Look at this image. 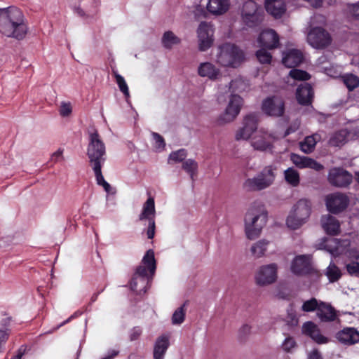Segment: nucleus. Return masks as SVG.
I'll list each match as a JSON object with an SVG mask.
<instances>
[{"mask_svg":"<svg viewBox=\"0 0 359 359\" xmlns=\"http://www.w3.org/2000/svg\"><path fill=\"white\" fill-rule=\"evenodd\" d=\"M87 156L97 184L102 186L107 192H109L111 186L104 180L102 173V166L106 161V147L97 130L88 133Z\"/></svg>","mask_w":359,"mask_h":359,"instance_id":"1","label":"nucleus"},{"mask_svg":"<svg viewBox=\"0 0 359 359\" xmlns=\"http://www.w3.org/2000/svg\"><path fill=\"white\" fill-rule=\"evenodd\" d=\"M28 27L23 13L15 6L0 8V33L6 37L22 40Z\"/></svg>","mask_w":359,"mask_h":359,"instance_id":"2","label":"nucleus"},{"mask_svg":"<svg viewBox=\"0 0 359 359\" xmlns=\"http://www.w3.org/2000/svg\"><path fill=\"white\" fill-rule=\"evenodd\" d=\"M268 220V212L260 202L253 203L244 218L245 233L248 239L255 240L262 233Z\"/></svg>","mask_w":359,"mask_h":359,"instance_id":"3","label":"nucleus"},{"mask_svg":"<svg viewBox=\"0 0 359 359\" xmlns=\"http://www.w3.org/2000/svg\"><path fill=\"white\" fill-rule=\"evenodd\" d=\"M142 265L136 269V271L130 281V288L137 294L145 293L150 281L148 271L153 276L156 271L154 252L149 250L142 260Z\"/></svg>","mask_w":359,"mask_h":359,"instance_id":"4","label":"nucleus"},{"mask_svg":"<svg viewBox=\"0 0 359 359\" xmlns=\"http://www.w3.org/2000/svg\"><path fill=\"white\" fill-rule=\"evenodd\" d=\"M276 167L265 166L253 177L248 178L243 182V189L247 191H259L270 187L276 179Z\"/></svg>","mask_w":359,"mask_h":359,"instance_id":"5","label":"nucleus"},{"mask_svg":"<svg viewBox=\"0 0 359 359\" xmlns=\"http://www.w3.org/2000/svg\"><path fill=\"white\" fill-rule=\"evenodd\" d=\"M312 209V204L307 198L299 199L292 207L286 224L292 229H297L305 224L309 219Z\"/></svg>","mask_w":359,"mask_h":359,"instance_id":"6","label":"nucleus"},{"mask_svg":"<svg viewBox=\"0 0 359 359\" xmlns=\"http://www.w3.org/2000/svg\"><path fill=\"white\" fill-rule=\"evenodd\" d=\"M216 57L221 66L236 68L244 60V53L234 44L227 43L219 47Z\"/></svg>","mask_w":359,"mask_h":359,"instance_id":"7","label":"nucleus"},{"mask_svg":"<svg viewBox=\"0 0 359 359\" xmlns=\"http://www.w3.org/2000/svg\"><path fill=\"white\" fill-rule=\"evenodd\" d=\"M241 19L248 27H257L263 20V11L254 1H248L243 5Z\"/></svg>","mask_w":359,"mask_h":359,"instance_id":"8","label":"nucleus"},{"mask_svg":"<svg viewBox=\"0 0 359 359\" xmlns=\"http://www.w3.org/2000/svg\"><path fill=\"white\" fill-rule=\"evenodd\" d=\"M243 104V98L237 94L232 93L224 111L217 118L218 123L225 124L233 121L240 114Z\"/></svg>","mask_w":359,"mask_h":359,"instance_id":"9","label":"nucleus"},{"mask_svg":"<svg viewBox=\"0 0 359 359\" xmlns=\"http://www.w3.org/2000/svg\"><path fill=\"white\" fill-rule=\"evenodd\" d=\"M278 278V266L272 263L259 267L255 274V283L260 287L271 285Z\"/></svg>","mask_w":359,"mask_h":359,"instance_id":"10","label":"nucleus"},{"mask_svg":"<svg viewBox=\"0 0 359 359\" xmlns=\"http://www.w3.org/2000/svg\"><path fill=\"white\" fill-rule=\"evenodd\" d=\"M259 123V116L255 113H250L243 117L242 125L236 133V140H247L257 130Z\"/></svg>","mask_w":359,"mask_h":359,"instance_id":"11","label":"nucleus"},{"mask_svg":"<svg viewBox=\"0 0 359 359\" xmlns=\"http://www.w3.org/2000/svg\"><path fill=\"white\" fill-rule=\"evenodd\" d=\"M327 181L333 187L345 188L351 184L353 175L343 168L334 167L328 172Z\"/></svg>","mask_w":359,"mask_h":359,"instance_id":"12","label":"nucleus"},{"mask_svg":"<svg viewBox=\"0 0 359 359\" xmlns=\"http://www.w3.org/2000/svg\"><path fill=\"white\" fill-rule=\"evenodd\" d=\"M198 48L201 51L209 49L214 41V29L212 24L206 22L200 23L198 30Z\"/></svg>","mask_w":359,"mask_h":359,"instance_id":"13","label":"nucleus"},{"mask_svg":"<svg viewBox=\"0 0 359 359\" xmlns=\"http://www.w3.org/2000/svg\"><path fill=\"white\" fill-rule=\"evenodd\" d=\"M307 41L313 48L322 49L331 43V37L324 29L317 27L309 32Z\"/></svg>","mask_w":359,"mask_h":359,"instance_id":"14","label":"nucleus"},{"mask_svg":"<svg viewBox=\"0 0 359 359\" xmlns=\"http://www.w3.org/2000/svg\"><path fill=\"white\" fill-rule=\"evenodd\" d=\"M274 139L275 137L271 133H269L263 128H260L257 133L252 137L251 140V145L257 151H270L273 148V142Z\"/></svg>","mask_w":359,"mask_h":359,"instance_id":"15","label":"nucleus"},{"mask_svg":"<svg viewBox=\"0 0 359 359\" xmlns=\"http://www.w3.org/2000/svg\"><path fill=\"white\" fill-rule=\"evenodd\" d=\"M262 109L268 116H281L285 111L284 102L277 96L269 97L263 101Z\"/></svg>","mask_w":359,"mask_h":359,"instance_id":"16","label":"nucleus"},{"mask_svg":"<svg viewBox=\"0 0 359 359\" xmlns=\"http://www.w3.org/2000/svg\"><path fill=\"white\" fill-rule=\"evenodd\" d=\"M349 203V199L346 194L334 193L326 197V206L329 212L337 214L344 210Z\"/></svg>","mask_w":359,"mask_h":359,"instance_id":"17","label":"nucleus"},{"mask_svg":"<svg viewBox=\"0 0 359 359\" xmlns=\"http://www.w3.org/2000/svg\"><path fill=\"white\" fill-rule=\"evenodd\" d=\"M320 322L324 323H339V314L330 303L320 302L319 308L316 313Z\"/></svg>","mask_w":359,"mask_h":359,"instance_id":"18","label":"nucleus"},{"mask_svg":"<svg viewBox=\"0 0 359 359\" xmlns=\"http://www.w3.org/2000/svg\"><path fill=\"white\" fill-rule=\"evenodd\" d=\"M302 331L304 334L309 337L318 344H326L330 342V339L321 333L318 326L313 321L304 323Z\"/></svg>","mask_w":359,"mask_h":359,"instance_id":"19","label":"nucleus"},{"mask_svg":"<svg viewBox=\"0 0 359 359\" xmlns=\"http://www.w3.org/2000/svg\"><path fill=\"white\" fill-rule=\"evenodd\" d=\"M291 271L297 275H304L313 271L311 257L303 255L297 256L291 264Z\"/></svg>","mask_w":359,"mask_h":359,"instance_id":"20","label":"nucleus"},{"mask_svg":"<svg viewBox=\"0 0 359 359\" xmlns=\"http://www.w3.org/2000/svg\"><path fill=\"white\" fill-rule=\"evenodd\" d=\"M290 160L299 168H311L316 171H320L324 168V166L316 160L304 156H300L297 154H291Z\"/></svg>","mask_w":359,"mask_h":359,"instance_id":"21","label":"nucleus"},{"mask_svg":"<svg viewBox=\"0 0 359 359\" xmlns=\"http://www.w3.org/2000/svg\"><path fill=\"white\" fill-rule=\"evenodd\" d=\"M257 42L261 47L273 49L279 44V37L274 30L268 29L260 33Z\"/></svg>","mask_w":359,"mask_h":359,"instance_id":"22","label":"nucleus"},{"mask_svg":"<svg viewBox=\"0 0 359 359\" xmlns=\"http://www.w3.org/2000/svg\"><path fill=\"white\" fill-rule=\"evenodd\" d=\"M349 246L350 241L348 239L330 238L326 242L325 248L333 256L336 257L346 253Z\"/></svg>","mask_w":359,"mask_h":359,"instance_id":"23","label":"nucleus"},{"mask_svg":"<svg viewBox=\"0 0 359 359\" xmlns=\"http://www.w3.org/2000/svg\"><path fill=\"white\" fill-rule=\"evenodd\" d=\"M170 346V338L167 334H162L157 337L154 344V359H164L168 348Z\"/></svg>","mask_w":359,"mask_h":359,"instance_id":"24","label":"nucleus"},{"mask_svg":"<svg viewBox=\"0 0 359 359\" xmlns=\"http://www.w3.org/2000/svg\"><path fill=\"white\" fill-rule=\"evenodd\" d=\"M313 97V88L309 83H304L297 88L296 97L299 104L302 105H309L312 102Z\"/></svg>","mask_w":359,"mask_h":359,"instance_id":"25","label":"nucleus"},{"mask_svg":"<svg viewBox=\"0 0 359 359\" xmlns=\"http://www.w3.org/2000/svg\"><path fill=\"white\" fill-rule=\"evenodd\" d=\"M336 337L344 344L352 345L359 341V332L355 328L347 327L338 332Z\"/></svg>","mask_w":359,"mask_h":359,"instance_id":"26","label":"nucleus"},{"mask_svg":"<svg viewBox=\"0 0 359 359\" xmlns=\"http://www.w3.org/2000/svg\"><path fill=\"white\" fill-rule=\"evenodd\" d=\"M302 53L297 49H291L283 53V64L288 67L293 68L302 63L303 61Z\"/></svg>","mask_w":359,"mask_h":359,"instance_id":"27","label":"nucleus"},{"mask_svg":"<svg viewBox=\"0 0 359 359\" xmlns=\"http://www.w3.org/2000/svg\"><path fill=\"white\" fill-rule=\"evenodd\" d=\"M324 231L329 235H336L339 233L340 224L339 221L330 215H323L320 219Z\"/></svg>","mask_w":359,"mask_h":359,"instance_id":"28","label":"nucleus"},{"mask_svg":"<svg viewBox=\"0 0 359 359\" xmlns=\"http://www.w3.org/2000/svg\"><path fill=\"white\" fill-rule=\"evenodd\" d=\"M266 11L276 18H280L286 11L283 0H266Z\"/></svg>","mask_w":359,"mask_h":359,"instance_id":"29","label":"nucleus"},{"mask_svg":"<svg viewBox=\"0 0 359 359\" xmlns=\"http://www.w3.org/2000/svg\"><path fill=\"white\" fill-rule=\"evenodd\" d=\"M198 73L201 76L208 77L210 80H216L221 75L220 70L208 62H203L199 65Z\"/></svg>","mask_w":359,"mask_h":359,"instance_id":"30","label":"nucleus"},{"mask_svg":"<svg viewBox=\"0 0 359 359\" xmlns=\"http://www.w3.org/2000/svg\"><path fill=\"white\" fill-rule=\"evenodd\" d=\"M229 0H209L207 9L210 13L219 15L226 13L229 8Z\"/></svg>","mask_w":359,"mask_h":359,"instance_id":"31","label":"nucleus"},{"mask_svg":"<svg viewBox=\"0 0 359 359\" xmlns=\"http://www.w3.org/2000/svg\"><path fill=\"white\" fill-rule=\"evenodd\" d=\"M156 209L155 202L153 197H149L146 202L143 204L142 212L139 215L140 221L149 220L155 219Z\"/></svg>","mask_w":359,"mask_h":359,"instance_id":"32","label":"nucleus"},{"mask_svg":"<svg viewBox=\"0 0 359 359\" xmlns=\"http://www.w3.org/2000/svg\"><path fill=\"white\" fill-rule=\"evenodd\" d=\"M320 139L321 137L318 133H314L306 137L303 141L299 142L301 151L307 154L312 153L315 149L317 142H318Z\"/></svg>","mask_w":359,"mask_h":359,"instance_id":"33","label":"nucleus"},{"mask_svg":"<svg viewBox=\"0 0 359 359\" xmlns=\"http://www.w3.org/2000/svg\"><path fill=\"white\" fill-rule=\"evenodd\" d=\"M348 135L346 130H339L332 135L328 143L332 147H341L346 142Z\"/></svg>","mask_w":359,"mask_h":359,"instance_id":"34","label":"nucleus"},{"mask_svg":"<svg viewBox=\"0 0 359 359\" xmlns=\"http://www.w3.org/2000/svg\"><path fill=\"white\" fill-rule=\"evenodd\" d=\"M269 242L265 239L255 243L250 248V252L255 258L263 257L267 250Z\"/></svg>","mask_w":359,"mask_h":359,"instance_id":"35","label":"nucleus"},{"mask_svg":"<svg viewBox=\"0 0 359 359\" xmlns=\"http://www.w3.org/2000/svg\"><path fill=\"white\" fill-rule=\"evenodd\" d=\"M285 179L286 182L292 187H297L299 184V172L292 168H287L285 172Z\"/></svg>","mask_w":359,"mask_h":359,"instance_id":"36","label":"nucleus"},{"mask_svg":"<svg viewBox=\"0 0 359 359\" xmlns=\"http://www.w3.org/2000/svg\"><path fill=\"white\" fill-rule=\"evenodd\" d=\"M320 302V300H318L316 298H311L310 299L304 302L302 306V311L306 313L316 311V313Z\"/></svg>","mask_w":359,"mask_h":359,"instance_id":"37","label":"nucleus"},{"mask_svg":"<svg viewBox=\"0 0 359 359\" xmlns=\"http://www.w3.org/2000/svg\"><path fill=\"white\" fill-rule=\"evenodd\" d=\"M180 42L179 38H177L172 32H165L162 38V43L163 46L167 48H172V46L177 44Z\"/></svg>","mask_w":359,"mask_h":359,"instance_id":"38","label":"nucleus"},{"mask_svg":"<svg viewBox=\"0 0 359 359\" xmlns=\"http://www.w3.org/2000/svg\"><path fill=\"white\" fill-rule=\"evenodd\" d=\"M326 275L330 282H335L341 278V273L340 269L331 262L327 268Z\"/></svg>","mask_w":359,"mask_h":359,"instance_id":"39","label":"nucleus"},{"mask_svg":"<svg viewBox=\"0 0 359 359\" xmlns=\"http://www.w3.org/2000/svg\"><path fill=\"white\" fill-rule=\"evenodd\" d=\"M343 81L349 90H353L359 86V79L352 74H346L342 77Z\"/></svg>","mask_w":359,"mask_h":359,"instance_id":"40","label":"nucleus"},{"mask_svg":"<svg viewBox=\"0 0 359 359\" xmlns=\"http://www.w3.org/2000/svg\"><path fill=\"white\" fill-rule=\"evenodd\" d=\"M246 88V83L241 78H236L229 83V89L232 93L244 91Z\"/></svg>","mask_w":359,"mask_h":359,"instance_id":"41","label":"nucleus"},{"mask_svg":"<svg viewBox=\"0 0 359 359\" xmlns=\"http://www.w3.org/2000/svg\"><path fill=\"white\" fill-rule=\"evenodd\" d=\"M114 74L119 90L123 93L126 98L129 97V89L124 78L116 72H114Z\"/></svg>","mask_w":359,"mask_h":359,"instance_id":"42","label":"nucleus"},{"mask_svg":"<svg viewBox=\"0 0 359 359\" xmlns=\"http://www.w3.org/2000/svg\"><path fill=\"white\" fill-rule=\"evenodd\" d=\"M184 318L185 310L184 305H183L175 311L172 316V323L173 325H180L184 322Z\"/></svg>","mask_w":359,"mask_h":359,"instance_id":"43","label":"nucleus"},{"mask_svg":"<svg viewBox=\"0 0 359 359\" xmlns=\"http://www.w3.org/2000/svg\"><path fill=\"white\" fill-rule=\"evenodd\" d=\"M182 167L190 175L191 178L193 179L198 168L197 163L192 159H187L183 163Z\"/></svg>","mask_w":359,"mask_h":359,"instance_id":"44","label":"nucleus"},{"mask_svg":"<svg viewBox=\"0 0 359 359\" xmlns=\"http://www.w3.org/2000/svg\"><path fill=\"white\" fill-rule=\"evenodd\" d=\"M258 60L262 64H269L271 61L272 56L265 48H261L256 53Z\"/></svg>","mask_w":359,"mask_h":359,"instance_id":"45","label":"nucleus"},{"mask_svg":"<svg viewBox=\"0 0 359 359\" xmlns=\"http://www.w3.org/2000/svg\"><path fill=\"white\" fill-rule=\"evenodd\" d=\"M290 76L296 80L306 81L310 79L309 74L303 70L293 69L290 72Z\"/></svg>","mask_w":359,"mask_h":359,"instance_id":"46","label":"nucleus"},{"mask_svg":"<svg viewBox=\"0 0 359 359\" xmlns=\"http://www.w3.org/2000/svg\"><path fill=\"white\" fill-rule=\"evenodd\" d=\"M296 341L292 337H287L281 344L282 349L285 352H291L296 347Z\"/></svg>","mask_w":359,"mask_h":359,"instance_id":"47","label":"nucleus"},{"mask_svg":"<svg viewBox=\"0 0 359 359\" xmlns=\"http://www.w3.org/2000/svg\"><path fill=\"white\" fill-rule=\"evenodd\" d=\"M252 327L248 324L243 325L238 331V338L240 341H244L251 333Z\"/></svg>","mask_w":359,"mask_h":359,"instance_id":"48","label":"nucleus"},{"mask_svg":"<svg viewBox=\"0 0 359 359\" xmlns=\"http://www.w3.org/2000/svg\"><path fill=\"white\" fill-rule=\"evenodd\" d=\"M187 156V151L184 149L172 152L169 156V160L174 162L182 161Z\"/></svg>","mask_w":359,"mask_h":359,"instance_id":"49","label":"nucleus"},{"mask_svg":"<svg viewBox=\"0 0 359 359\" xmlns=\"http://www.w3.org/2000/svg\"><path fill=\"white\" fill-rule=\"evenodd\" d=\"M346 270L351 276L359 277V262H352L346 265Z\"/></svg>","mask_w":359,"mask_h":359,"instance_id":"50","label":"nucleus"},{"mask_svg":"<svg viewBox=\"0 0 359 359\" xmlns=\"http://www.w3.org/2000/svg\"><path fill=\"white\" fill-rule=\"evenodd\" d=\"M72 111V107L70 102H62L60 107V114L63 116H69Z\"/></svg>","mask_w":359,"mask_h":359,"instance_id":"51","label":"nucleus"},{"mask_svg":"<svg viewBox=\"0 0 359 359\" xmlns=\"http://www.w3.org/2000/svg\"><path fill=\"white\" fill-rule=\"evenodd\" d=\"M151 135L155 141L156 148L158 150H163L165 147L163 137L157 133L153 132Z\"/></svg>","mask_w":359,"mask_h":359,"instance_id":"52","label":"nucleus"},{"mask_svg":"<svg viewBox=\"0 0 359 359\" xmlns=\"http://www.w3.org/2000/svg\"><path fill=\"white\" fill-rule=\"evenodd\" d=\"M148 221V227L147 229V236L149 239H152L155 236L156 223L155 219H151Z\"/></svg>","mask_w":359,"mask_h":359,"instance_id":"53","label":"nucleus"},{"mask_svg":"<svg viewBox=\"0 0 359 359\" xmlns=\"http://www.w3.org/2000/svg\"><path fill=\"white\" fill-rule=\"evenodd\" d=\"M63 152L64 149L59 148L56 151L52 154L50 161H53L54 163H57L60 161H62L64 159Z\"/></svg>","mask_w":359,"mask_h":359,"instance_id":"54","label":"nucleus"},{"mask_svg":"<svg viewBox=\"0 0 359 359\" xmlns=\"http://www.w3.org/2000/svg\"><path fill=\"white\" fill-rule=\"evenodd\" d=\"M142 334V330L139 327H135L131 330L130 334V339L134 341L137 339Z\"/></svg>","mask_w":359,"mask_h":359,"instance_id":"55","label":"nucleus"},{"mask_svg":"<svg viewBox=\"0 0 359 359\" xmlns=\"http://www.w3.org/2000/svg\"><path fill=\"white\" fill-rule=\"evenodd\" d=\"M309 359H323V357L320 353L315 349L309 353Z\"/></svg>","mask_w":359,"mask_h":359,"instance_id":"56","label":"nucleus"},{"mask_svg":"<svg viewBox=\"0 0 359 359\" xmlns=\"http://www.w3.org/2000/svg\"><path fill=\"white\" fill-rule=\"evenodd\" d=\"M119 353L118 350L111 349L109 351L107 355L103 358L102 359H114L115 357H116Z\"/></svg>","mask_w":359,"mask_h":359,"instance_id":"57","label":"nucleus"},{"mask_svg":"<svg viewBox=\"0 0 359 359\" xmlns=\"http://www.w3.org/2000/svg\"><path fill=\"white\" fill-rule=\"evenodd\" d=\"M351 12L353 16L359 18V4L353 6Z\"/></svg>","mask_w":359,"mask_h":359,"instance_id":"58","label":"nucleus"},{"mask_svg":"<svg viewBox=\"0 0 359 359\" xmlns=\"http://www.w3.org/2000/svg\"><path fill=\"white\" fill-rule=\"evenodd\" d=\"M299 128V123H296L294 125V126H290V128H288L286 131H285V136H287L289 134H290L291 133H293L294 131H296Z\"/></svg>","mask_w":359,"mask_h":359,"instance_id":"59","label":"nucleus"},{"mask_svg":"<svg viewBox=\"0 0 359 359\" xmlns=\"http://www.w3.org/2000/svg\"><path fill=\"white\" fill-rule=\"evenodd\" d=\"M288 317L290 318L291 323L292 325H297L298 319H297L296 315L294 313H288Z\"/></svg>","mask_w":359,"mask_h":359,"instance_id":"60","label":"nucleus"},{"mask_svg":"<svg viewBox=\"0 0 359 359\" xmlns=\"http://www.w3.org/2000/svg\"><path fill=\"white\" fill-rule=\"evenodd\" d=\"M23 351L21 349H19L17 355L11 358V359H21L23 355Z\"/></svg>","mask_w":359,"mask_h":359,"instance_id":"61","label":"nucleus"},{"mask_svg":"<svg viewBox=\"0 0 359 359\" xmlns=\"http://www.w3.org/2000/svg\"><path fill=\"white\" fill-rule=\"evenodd\" d=\"M76 13L81 15V16H83L84 15V12L82 9H81L80 8H76Z\"/></svg>","mask_w":359,"mask_h":359,"instance_id":"62","label":"nucleus"},{"mask_svg":"<svg viewBox=\"0 0 359 359\" xmlns=\"http://www.w3.org/2000/svg\"><path fill=\"white\" fill-rule=\"evenodd\" d=\"M78 313H75L74 315H72L71 317H69L67 320H66L64 323H62V325H65V323L70 321L71 319L74 318L75 316H76Z\"/></svg>","mask_w":359,"mask_h":359,"instance_id":"63","label":"nucleus"},{"mask_svg":"<svg viewBox=\"0 0 359 359\" xmlns=\"http://www.w3.org/2000/svg\"><path fill=\"white\" fill-rule=\"evenodd\" d=\"M355 180L359 184V171L355 172Z\"/></svg>","mask_w":359,"mask_h":359,"instance_id":"64","label":"nucleus"}]
</instances>
